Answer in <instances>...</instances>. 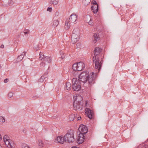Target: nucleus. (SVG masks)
<instances>
[{"label": "nucleus", "mask_w": 148, "mask_h": 148, "mask_svg": "<svg viewBox=\"0 0 148 148\" xmlns=\"http://www.w3.org/2000/svg\"><path fill=\"white\" fill-rule=\"evenodd\" d=\"M96 74L92 72L89 75L88 72L86 71L82 72L79 76V81L82 82L84 83L88 81V83L91 85L94 84L95 80L96 78Z\"/></svg>", "instance_id": "f257e3e1"}, {"label": "nucleus", "mask_w": 148, "mask_h": 148, "mask_svg": "<svg viewBox=\"0 0 148 148\" xmlns=\"http://www.w3.org/2000/svg\"><path fill=\"white\" fill-rule=\"evenodd\" d=\"M74 101L73 107L75 110H81L82 108V105L81 104L82 97L80 96L73 97Z\"/></svg>", "instance_id": "f03ea898"}, {"label": "nucleus", "mask_w": 148, "mask_h": 148, "mask_svg": "<svg viewBox=\"0 0 148 148\" xmlns=\"http://www.w3.org/2000/svg\"><path fill=\"white\" fill-rule=\"evenodd\" d=\"M74 131L71 130L68 131L67 133L64 135L65 142L72 143L74 141Z\"/></svg>", "instance_id": "7ed1b4c3"}, {"label": "nucleus", "mask_w": 148, "mask_h": 148, "mask_svg": "<svg viewBox=\"0 0 148 148\" xmlns=\"http://www.w3.org/2000/svg\"><path fill=\"white\" fill-rule=\"evenodd\" d=\"M39 59L42 62L40 65L42 67H44L45 65V63H50L51 61V58L49 56H45L41 52L40 54Z\"/></svg>", "instance_id": "20e7f679"}, {"label": "nucleus", "mask_w": 148, "mask_h": 148, "mask_svg": "<svg viewBox=\"0 0 148 148\" xmlns=\"http://www.w3.org/2000/svg\"><path fill=\"white\" fill-rule=\"evenodd\" d=\"M73 85L72 88L73 90L75 91H78L81 88V83L79 79L73 78Z\"/></svg>", "instance_id": "39448f33"}, {"label": "nucleus", "mask_w": 148, "mask_h": 148, "mask_svg": "<svg viewBox=\"0 0 148 148\" xmlns=\"http://www.w3.org/2000/svg\"><path fill=\"white\" fill-rule=\"evenodd\" d=\"M72 67L74 71H81L85 68V65L83 62H79L73 64Z\"/></svg>", "instance_id": "423d86ee"}, {"label": "nucleus", "mask_w": 148, "mask_h": 148, "mask_svg": "<svg viewBox=\"0 0 148 148\" xmlns=\"http://www.w3.org/2000/svg\"><path fill=\"white\" fill-rule=\"evenodd\" d=\"M96 57H93V62H95V68L96 71L98 73L100 70L102 66L103 61L101 60L99 61V58Z\"/></svg>", "instance_id": "0eeeda50"}, {"label": "nucleus", "mask_w": 148, "mask_h": 148, "mask_svg": "<svg viewBox=\"0 0 148 148\" xmlns=\"http://www.w3.org/2000/svg\"><path fill=\"white\" fill-rule=\"evenodd\" d=\"M3 140L5 145L9 148H13L14 147V145L13 142L10 139L7 135H5L3 137Z\"/></svg>", "instance_id": "6e6552de"}, {"label": "nucleus", "mask_w": 148, "mask_h": 148, "mask_svg": "<svg viewBox=\"0 0 148 148\" xmlns=\"http://www.w3.org/2000/svg\"><path fill=\"white\" fill-rule=\"evenodd\" d=\"M78 130L80 132V134H82L83 135L86 134L88 131L87 127L84 125L82 126L79 127Z\"/></svg>", "instance_id": "1a4fd4ad"}, {"label": "nucleus", "mask_w": 148, "mask_h": 148, "mask_svg": "<svg viewBox=\"0 0 148 148\" xmlns=\"http://www.w3.org/2000/svg\"><path fill=\"white\" fill-rule=\"evenodd\" d=\"M85 113L86 116L90 119H92L93 115V112L92 110H90L89 108H87L85 110Z\"/></svg>", "instance_id": "9d476101"}, {"label": "nucleus", "mask_w": 148, "mask_h": 148, "mask_svg": "<svg viewBox=\"0 0 148 148\" xmlns=\"http://www.w3.org/2000/svg\"><path fill=\"white\" fill-rule=\"evenodd\" d=\"M77 17V15L75 14V13H73L71 15L69 18L67 19V20L69 21L71 23H73L76 21Z\"/></svg>", "instance_id": "9b49d317"}, {"label": "nucleus", "mask_w": 148, "mask_h": 148, "mask_svg": "<svg viewBox=\"0 0 148 148\" xmlns=\"http://www.w3.org/2000/svg\"><path fill=\"white\" fill-rule=\"evenodd\" d=\"M102 49L99 47H96L94 50V56L93 57L99 58L98 55L102 52Z\"/></svg>", "instance_id": "f8f14e48"}, {"label": "nucleus", "mask_w": 148, "mask_h": 148, "mask_svg": "<svg viewBox=\"0 0 148 148\" xmlns=\"http://www.w3.org/2000/svg\"><path fill=\"white\" fill-rule=\"evenodd\" d=\"M77 140V142L79 144H80L83 143L85 140V136L82 134H79Z\"/></svg>", "instance_id": "ddd939ff"}, {"label": "nucleus", "mask_w": 148, "mask_h": 148, "mask_svg": "<svg viewBox=\"0 0 148 148\" xmlns=\"http://www.w3.org/2000/svg\"><path fill=\"white\" fill-rule=\"evenodd\" d=\"M80 34L78 29H74L72 35L71 37L75 38H79Z\"/></svg>", "instance_id": "4468645a"}, {"label": "nucleus", "mask_w": 148, "mask_h": 148, "mask_svg": "<svg viewBox=\"0 0 148 148\" xmlns=\"http://www.w3.org/2000/svg\"><path fill=\"white\" fill-rule=\"evenodd\" d=\"M48 76L47 73L44 74L39 79V82H42L44 81H46L47 79H48Z\"/></svg>", "instance_id": "2eb2a0df"}, {"label": "nucleus", "mask_w": 148, "mask_h": 148, "mask_svg": "<svg viewBox=\"0 0 148 148\" xmlns=\"http://www.w3.org/2000/svg\"><path fill=\"white\" fill-rule=\"evenodd\" d=\"M55 140L58 143L62 144L65 142L64 136L63 138L61 136H59L56 138Z\"/></svg>", "instance_id": "dca6fc26"}, {"label": "nucleus", "mask_w": 148, "mask_h": 148, "mask_svg": "<svg viewBox=\"0 0 148 148\" xmlns=\"http://www.w3.org/2000/svg\"><path fill=\"white\" fill-rule=\"evenodd\" d=\"M94 40L93 42L94 43L96 42L97 41L99 40V36L98 34H95L93 36Z\"/></svg>", "instance_id": "f3484780"}, {"label": "nucleus", "mask_w": 148, "mask_h": 148, "mask_svg": "<svg viewBox=\"0 0 148 148\" xmlns=\"http://www.w3.org/2000/svg\"><path fill=\"white\" fill-rule=\"evenodd\" d=\"M71 23L67 19L66 20L64 25V27L66 29L68 30L69 29L70 27V24Z\"/></svg>", "instance_id": "a211bd4d"}, {"label": "nucleus", "mask_w": 148, "mask_h": 148, "mask_svg": "<svg viewBox=\"0 0 148 148\" xmlns=\"http://www.w3.org/2000/svg\"><path fill=\"white\" fill-rule=\"evenodd\" d=\"M91 8L92 10L94 13H97L98 10V6H97V5H92Z\"/></svg>", "instance_id": "6ab92c4d"}, {"label": "nucleus", "mask_w": 148, "mask_h": 148, "mask_svg": "<svg viewBox=\"0 0 148 148\" xmlns=\"http://www.w3.org/2000/svg\"><path fill=\"white\" fill-rule=\"evenodd\" d=\"M26 52L25 51L23 52L21 55L18 56L17 58V60L18 62H20L23 59V57L25 55Z\"/></svg>", "instance_id": "aec40b11"}, {"label": "nucleus", "mask_w": 148, "mask_h": 148, "mask_svg": "<svg viewBox=\"0 0 148 148\" xmlns=\"http://www.w3.org/2000/svg\"><path fill=\"white\" fill-rule=\"evenodd\" d=\"M71 42L73 44L76 43L79 39V38H74L73 37H71Z\"/></svg>", "instance_id": "412c9836"}, {"label": "nucleus", "mask_w": 148, "mask_h": 148, "mask_svg": "<svg viewBox=\"0 0 148 148\" xmlns=\"http://www.w3.org/2000/svg\"><path fill=\"white\" fill-rule=\"evenodd\" d=\"M66 88L68 90H69L71 89V83L69 82H67L66 85Z\"/></svg>", "instance_id": "4be33fe9"}, {"label": "nucleus", "mask_w": 148, "mask_h": 148, "mask_svg": "<svg viewBox=\"0 0 148 148\" xmlns=\"http://www.w3.org/2000/svg\"><path fill=\"white\" fill-rule=\"evenodd\" d=\"M91 0H83V3L84 5H87L90 2Z\"/></svg>", "instance_id": "5701e85b"}, {"label": "nucleus", "mask_w": 148, "mask_h": 148, "mask_svg": "<svg viewBox=\"0 0 148 148\" xmlns=\"http://www.w3.org/2000/svg\"><path fill=\"white\" fill-rule=\"evenodd\" d=\"M75 117V114H72L69 117V119L70 121H72L74 119Z\"/></svg>", "instance_id": "b1692460"}, {"label": "nucleus", "mask_w": 148, "mask_h": 148, "mask_svg": "<svg viewBox=\"0 0 148 148\" xmlns=\"http://www.w3.org/2000/svg\"><path fill=\"white\" fill-rule=\"evenodd\" d=\"M59 24V22L57 20H54L53 22V25L54 27H56Z\"/></svg>", "instance_id": "393cba45"}, {"label": "nucleus", "mask_w": 148, "mask_h": 148, "mask_svg": "<svg viewBox=\"0 0 148 148\" xmlns=\"http://www.w3.org/2000/svg\"><path fill=\"white\" fill-rule=\"evenodd\" d=\"M58 1L59 0H53V1L50 2V3L55 5H57L58 3Z\"/></svg>", "instance_id": "a878e982"}, {"label": "nucleus", "mask_w": 148, "mask_h": 148, "mask_svg": "<svg viewBox=\"0 0 148 148\" xmlns=\"http://www.w3.org/2000/svg\"><path fill=\"white\" fill-rule=\"evenodd\" d=\"M39 145L41 147H43L44 146V143L41 140H39Z\"/></svg>", "instance_id": "bb28decb"}, {"label": "nucleus", "mask_w": 148, "mask_h": 148, "mask_svg": "<svg viewBox=\"0 0 148 148\" xmlns=\"http://www.w3.org/2000/svg\"><path fill=\"white\" fill-rule=\"evenodd\" d=\"M13 93L12 92H10L8 95V97L10 98H11L12 97H13Z\"/></svg>", "instance_id": "cd10ccee"}, {"label": "nucleus", "mask_w": 148, "mask_h": 148, "mask_svg": "<svg viewBox=\"0 0 148 148\" xmlns=\"http://www.w3.org/2000/svg\"><path fill=\"white\" fill-rule=\"evenodd\" d=\"M5 121V120L4 118L2 116H0V122L1 123H4Z\"/></svg>", "instance_id": "c85d7f7f"}, {"label": "nucleus", "mask_w": 148, "mask_h": 148, "mask_svg": "<svg viewBox=\"0 0 148 148\" xmlns=\"http://www.w3.org/2000/svg\"><path fill=\"white\" fill-rule=\"evenodd\" d=\"M138 148H148V145H144L142 147V145H139Z\"/></svg>", "instance_id": "c756f323"}, {"label": "nucleus", "mask_w": 148, "mask_h": 148, "mask_svg": "<svg viewBox=\"0 0 148 148\" xmlns=\"http://www.w3.org/2000/svg\"><path fill=\"white\" fill-rule=\"evenodd\" d=\"M92 3L93 4V5H97V6H98V5L96 1H92Z\"/></svg>", "instance_id": "7c9ffc66"}, {"label": "nucleus", "mask_w": 148, "mask_h": 148, "mask_svg": "<svg viewBox=\"0 0 148 148\" xmlns=\"http://www.w3.org/2000/svg\"><path fill=\"white\" fill-rule=\"evenodd\" d=\"M8 3L9 5H12L13 4V2L12 1L10 0L9 1Z\"/></svg>", "instance_id": "2f4dec72"}, {"label": "nucleus", "mask_w": 148, "mask_h": 148, "mask_svg": "<svg viewBox=\"0 0 148 148\" xmlns=\"http://www.w3.org/2000/svg\"><path fill=\"white\" fill-rule=\"evenodd\" d=\"M80 43H77L76 45V48H79L80 47Z\"/></svg>", "instance_id": "473e14b6"}, {"label": "nucleus", "mask_w": 148, "mask_h": 148, "mask_svg": "<svg viewBox=\"0 0 148 148\" xmlns=\"http://www.w3.org/2000/svg\"><path fill=\"white\" fill-rule=\"evenodd\" d=\"M23 148H30L28 146L26 145H24L23 146Z\"/></svg>", "instance_id": "72a5a7b5"}, {"label": "nucleus", "mask_w": 148, "mask_h": 148, "mask_svg": "<svg viewBox=\"0 0 148 148\" xmlns=\"http://www.w3.org/2000/svg\"><path fill=\"white\" fill-rule=\"evenodd\" d=\"M52 8H48L47 9V11L49 12H51L52 11Z\"/></svg>", "instance_id": "f704fd0d"}, {"label": "nucleus", "mask_w": 148, "mask_h": 148, "mask_svg": "<svg viewBox=\"0 0 148 148\" xmlns=\"http://www.w3.org/2000/svg\"><path fill=\"white\" fill-rule=\"evenodd\" d=\"M29 31L28 30H26V31L24 32L25 34H27L29 33Z\"/></svg>", "instance_id": "c9c22d12"}, {"label": "nucleus", "mask_w": 148, "mask_h": 148, "mask_svg": "<svg viewBox=\"0 0 148 148\" xmlns=\"http://www.w3.org/2000/svg\"><path fill=\"white\" fill-rule=\"evenodd\" d=\"M8 79H6L4 80V82L5 83L7 82L8 81Z\"/></svg>", "instance_id": "e433bc0d"}, {"label": "nucleus", "mask_w": 148, "mask_h": 148, "mask_svg": "<svg viewBox=\"0 0 148 148\" xmlns=\"http://www.w3.org/2000/svg\"><path fill=\"white\" fill-rule=\"evenodd\" d=\"M61 57L62 58H64L65 57V55H64V53H63L62 54V55H61Z\"/></svg>", "instance_id": "4c0bfd02"}, {"label": "nucleus", "mask_w": 148, "mask_h": 148, "mask_svg": "<svg viewBox=\"0 0 148 148\" xmlns=\"http://www.w3.org/2000/svg\"><path fill=\"white\" fill-rule=\"evenodd\" d=\"M59 14V12H56L55 13V15L56 16H58Z\"/></svg>", "instance_id": "58836bf2"}, {"label": "nucleus", "mask_w": 148, "mask_h": 148, "mask_svg": "<svg viewBox=\"0 0 148 148\" xmlns=\"http://www.w3.org/2000/svg\"><path fill=\"white\" fill-rule=\"evenodd\" d=\"M88 24L89 25H91L92 24V22L90 21L88 22Z\"/></svg>", "instance_id": "ea45409f"}, {"label": "nucleus", "mask_w": 148, "mask_h": 148, "mask_svg": "<svg viewBox=\"0 0 148 148\" xmlns=\"http://www.w3.org/2000/svg\"><path fill=\"white\" fill-rule=\"evenodd\" d=\"M0 47L1 48H4V45H1Z\"/></svg>", "instance_id": "a19ab883"}, {"label": "nucleus", "mask_w": 148, "mask_h": 148, "mask_svg": "<svg viewBox=\"0 0 148 148\" xmlns=\"http://www.w3.org/2000/svg\"><path fill=\"white\" fill-rule=\"evenodd\" d=\"M60 53L61 54V55H62V54H63V53H63V52L62 51H60Z\"/></svg>", "instance_id": "79ce46f5"}, {"label": "nucleus", "mask_w": 148, "mask_h": 148, "mask_svg": "<svg viewBox=\"0 0 148 148\" xmlns=\"http://www.w3.org/2000/svg\"><path fill=\"white\" fill-rule=\"evenodd\" d=\"M81 119V117H78L77 118V120H80Z\"/></svg>", "instance_id": "37998d69"}, {"label": "nucleus", "mask_w": 148, "mask_h": 148, "mask_svg": "<svg viewBox=\"0 0 148 148\" xmlns=\"http://www.w3.org/2000/svg\"><path fill=\"white\" fill-rule=\"evenodd\" d=\"M34 49H35V50H37L38 49V48L36 47H34Z\"/></svg>", "instance_id": "c03bdc74"}, {"label": "nucleus", "mask_w": 148, "mask_h": 148, "mask_svg": "<svg viewBox=\"0 0 148 148\" xmlns=\"http://www.w3.org/2000/svg\"><path fill=\"white\" fill-rule=\"evenodd\" d=\"M71 148H79L77 147H72Z\"/></svg>", "instance_id": "a18cd8bd"}, {"label": "nucleus", "mask_w": 148, "mask_h": 148, "mask_svg": "<svg viewBox=\"0 0 148 148\" xmlns=\"http://www.w3.org/2000/svg\"><path fill=\"white\" fill-rule=\"evenodd\" d=\"M1 139V135L0 134V140Z\"/></svg>", "instance_id": "49530a36"}, {"label": "nucleus", "mask_w": 148, "mask_h": 148, "mask_svg": "<svg viewBox=\"0 0 148 148\" xmlns=\"http://www.w3.org/2000/svg\"><path fill=\"white\" fill-rule=\"evenodd\" d=\"M0 148H1V147L0 145Z\"/></svg>", "instance_id": "de8ad7c7"}, {"label": "nucleus", "mask_w": 148, "mask_h": 148, "mask_svg": "<svg viewBox=\"0 0 148 148\" xmlns=\"http://www.w3.org/2000/svg\"><path fill=\"white\" fill-rule=\"evenodd\" d=\"M1 68V66H0V69Z\"/></svg>", "instance_id": "09e8293b"}]
</instances>
